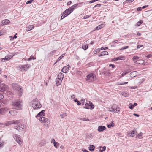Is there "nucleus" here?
I'll return each mask as SVG.
<instances>
[{
    "mask_svg": "<svg viewBox=\"0 0 152 152\" xmlns=\"http://www.w3.org/2000/svg\"><path fill=\"white\" fill-rule=\"evenodd\" d=\"M30 104L34 109H39L42 107V104L37 99H34L30 103Z\"/></svg>",
    "mask_w": 152,
    "mask_h": 152,
    "instance_id": "nucleus-1",
    "label": "nucleus"
},
{
    "mask_svg": "<svg viewBox=\"0 0 152 152\" xmlns=\"http://www.w3.org/2000/svg\"><path fill=\"white\" fill-rule=\"evenodd\" d=\"M23 102L21 100H16L12 102V105L17 110H20L22 108Z\"/></svg>",
    "mask_w": 152,
    "mask_h": 152,
    "instance_id": "nucleus-2",
    "label": "nucleus"
},
{
    "mask_svg": "<svg viewBox=\"0 0 152 152\" xmlns=\"http://www.w3.org/2000/svg\"><path fill=\"white\" fill-rule=\"evenodd\" d=\"M12 87L14 90H16L18 91L19 96H21L22 94L23 91L22 88L15 83H14L12 84Z\"/></svg>",
    "mask_w": 152,
    "mask_h": 152,
    "instance_id": "nucleus-3",
    "label": "nucleus"
},
{
    "mask_svg": "<svg viewBox=\"0 0 152 152\" xmlns=\"http://www.w3.org/2000/svg\"><path fill=\"white\" fill-rule=\"evenodd\" d=\"M39 120L45 126L48 127L49 126L50 121L47 118L44 117H42L39 118Z\"/></svg>",
    "mask_w": 152,
    "mask_h": 152,
    "instance_id": "nucleus-4",
    "label": "nucleus"
},
{
    "mask_svg": "<svg viewBox=\"0 0 152 152\" xmlns=\"http://www.w3.org/2000/svg\"><path fill=\"white\" fill-rule=\"evenodd\" d=\"M96 79L95 75L93 73H91L86 76V80L88 82L93 81Z\"/></svg>",
    "mask_w": 152,
    "mask_h": 152,
    "instance_id": "nucleus-5",
    "label": "nucleus"
},
{
    "mask_svg": "<svg viewBox=\"0 0 152 152\" xmlns=\"http://www.w3.org/2000/svg\"><path fill=\"white\" fill-rule=\"evenodd\" d=\"M120 108L118 107L116 105H113L111 108L109 109V111L111 112L118 113L120 111Z\"/></svg>",
    "mask_w": 152,
    "mask_h": 152,
    "instance_id": "nucleus-6",
    "label": "nucleus"
},
{
    "mask_svg": "<svg viewBox=\"0 0 152 152\" xmlns=\"http://www.w3.org/2000/svg\"><path fill=\"white\" fill-rule=\"evenodd\" d=\"M13 137L15 140H16L20 145H22V140L21 139L19 135L15 134L13 135Z\"/></svg>",
    "mask_w": 152,
    "mask_h": 152,
    "instance_id": "nucleus-7",
    "label": "nucleus"
},
{
    "mask_svg": "<svg viewBox=\"0 0 152 152\" xmlns=\"http://www.w3.org/2000/svg\"><path fill=\"white\" fill-rule=\"evenodd\" d=\"M25 128V125L23 124H20L15 127V128L19 132L22 131Z\"/></svg>",
    "mask_w": 152,
    "mask_h": 152,
    "instance_id": "nucleus-8",
    "label": "nucleus"
},
{
    "mask_svg": "<svg viewBox=\"0 0 152 152\" xmlns=\"http://www.w3.org/2000/svg\"><path fill=\"white\" fill-rule=\"evenodd\" d=\"M73 11L71 7L66 10L63 12V14L65 16H67L69 15Z\"/></svg>",
    "mask_w": 152,
    "mask_h": 152,
    "instance_id": "nucleus-9",
    "label": "nucleus"
},
{
    "mask_svg": "<svg viewBox=\"0 0 152 152\" xmlns=\"http://www.w3.org/2000/svg\"><path fill=\"white\" fill-rule=\"evenodd\" d=\"M8 89V86L5 84L3 83L0 85V91L1 92L6 91Z\"/></svg>",
    "mask_w": 152,
    "mask_h": 152,
    "instance_id": "nucleus-10",
    "label": "nucleus"
},
{
    "mask_svg": "<svg viewBox=\"0 0 152 152\" xmlns=\"http://www.w3.org/2000/svg\"><path fill=\"white\" fill-rule=\"evenodd\" d=\"M89 103H86L85 104V108L87 109H93L94 108V105L91 102H89Z\"/></svg>",
    "mask_w": 152,
    "mask_h": 152,
    "instance_id": "nucleus-11",
    "label": "nucleus"
},
{
    "mask_svg": "<svg viewBox=\"0 0 152 152\" xmlns=\"http://www.w3.org/2000/svg\"><path fill=\"white\" fill-rule=\"evenodd\" d=\"M69 68V65H68L66 66H64L62 69L61 72L64 73H66Z\"/></svg>",
    "mask_w": 152,
    "mask_h": 152,
    "instance_id": "nucleus-12",
    "label": "nucleus"
},
{
    "mask_svg": "<svg viewBox=\"0 0 152 152\" xmlns=\"http://www.w3.org/2000/svg\"><path fill=\"white\" fill-rule=\"evenodd\" d=\"M10 22L8 19H6L2 20L1 23V25L3 26L4 25H7L9 24Z\"/></svg>",
    "mask_w": 152,
    "mask_h": 152,
    "instance_id": "nucleus-13",
    "label": "nucleus"
},
{
    "mask_svg": "<svg viewBox=\"0 0 152 152\" xmlns=\"http://www.w3.org/2000/svg\"><path fill=\"white\" fill-rule=\"evenodd\" d=\"M12 124V121H7L6 122V123H4V126H0L1 127H4L6 126H10Z\"/></svg>",
    "mask_w": 152,
    "mask_h": 152,
    "instance_id": "nucleus-14",
    "label": "nucleus"
},
{
    "mask_svg": "<svg viewBox=\"0 0 152 152\" xmlns=\"http://www.w3.org/2000/svg\"><path fill=\"white\" fill-rule=\"evenodd\" d=\"M106 129V127L104 126H101L98 127L97 130L99 132H102Z\"/></svg>",
    "mask_w": 152,
    "mask_h": 152,
    "instance_id": "nucleus-15",
    "label": "nucleus"
},
{
    "mask_svg": "<svg viewBox=\"0 0 152 152\" xmlns=\"http://www.w3.org/2000/svg\"><path fill=\"white\" fill-rule=\"evenodd\" d=\"M62 80H61V79L56 78V84L57 86H59L61 83Z\"/></svg>",
    "mask_w": 152,
    "mask_h": 152,
    "instance_id": "nucleus-16",
    "label": "nucleus"
},
{
    "mask_svg": "<svg viewBox=\"0 0 152 152\" xmlns=\"http://www.w3.org/2000/svg\"><path fill=\"white\" fill-rule=\"evenodd\" d=\"M44 112L45 110H42V111H41L36 116V118L39 117V116L42 117L44 116L45 115Z\"/></svg>",
    "mask_w": 152,
    "mask_h": 152,
    "instance_id": "nucleus-17",
    "label": "nucleus"
},
{
    "mask_svg": "<svg viewBox=\"0 0 152 152\" xmlns=\"http://www.w3.org/2000/svg\"><path fill=\"white\" fill-rule=\"evenodd\" d=\"M125 57L124 56H119L118 57L114 58L113 60L115 61L118 60H123L125 59Z\"/></svg>",
    "mask_w": 152,
    "mask_h": 152,
    "instance_id": "nucleus-18",
    "label": "nucleus"
},
{
    "mask_svg": "<svg viewBox=\"0 0 152 152\" xmlns=\"http://www.w3.org/2000/svg\"><path fill=\"white\" fill-rule=\"evenodd\" d=\"M144 61L142 60H139L135 62V63L137 64H141L144 65Z\"/></svg>",
    "mask_w": 152,
    "mask_h": 152,
    "instance_id": "nucleus-19",
    "label": "nucleus"
},
{
    "mask_svg": "<svg viewBox=\"0 0 152 152\" xmlns=\"http://www.w3.org/2000/svg\"><path fill=\"white\" fill-rule=\"evenodd\" d=\"M7 110V109L6 108H3L0 109V114H3L5 113Z\"/></svg>",
    "mask_w": 152,
    "mask_h": 152,
    "instance_id": "nucleus-20",
    "label": "nucleus"
},
{
    "mask_svg": "<svg viewBox=\"0 0 152 152\" xmlns=\"http://www.w3.org/2000/svg\"><path fill=\"white\" fill-rule=\"evenodd\" d=\"M58 78H59L61 79V80H63L64 77V74L62 73H59L57 76Z\"/></svg>",
    "mask_w": 152,
    "mask_h": 152,
    "instance_id": "nucleus-21",
    "label": "nucleus"
},
{
    "mask_svg": "<svg viewBox=\"0 0 152 152\" xmlns=\"http://www.w3.org/2000/svg\"><path fill=\"white\" fill-rule=\"evenodd\" d=\"M9 113L13 116H15L17 115V112L15 110H11L9 112Z\"/></svg>",
    "mask_w": 152,
    "mask_h": 152,
    "instance_id": "nucleus-22",
    "label": "nucleus"
},
{
    "mask_svg": "<svg viewBox=\"0 0 152 152\" xmlns=\"http://www.w3.org/2000/svg\"><path fill=\"white\" fill-rule=\"evenodd\" d=\"M137 73L136 71H133L130 73V76L131 77H133L137 75Z\"/></svg>",
    "mask_w": 152,
    "mask_h": 152,
    "instance_id": "nucleus-23",
    "label": "nucleus"
},
{
    "mask_svg": "<svg viewBox=\"0 0 152 152\" xmlns=\"http://www.w3.org/2000/svg\"><path fill=\"white\" fill-rule=\"evenodd\" d=\"M34 28V26L33 25H29L26 27V31H29Z\"/></svg>",
    "mask_w": 152,
    "mask_h": 152,
    "instance_id": "nucleus-24",
    "label": "nucleus"
},
{
    "mask_svg": "<svg viewBox=\"0 0 152 152\" xmlns=\"http://www.w3.org/2000/svg\"><path fill=\"white\" fill-rule=\"evenodd\" d=\"M139 58V57L137 56H135L133 57L132 60L134 61V63H135V62L137 61Z\"/></svg>",
    "mask_w": 152,
    "mask_h": 152,
    "instance_id": "nucleus-25",
    "label": "nucleus"
},
{
    "mask_svg": "<svg viewBox=\"0 0 152 152\" xmlns=\"http://www.w3.org/2000/svg\"><path fill=\"white\" fill-rule=\"evenodd\" d=\"M89 148L90 151H93L95 147L93 145H90L89 147Z\"/></svg>",
    "mask_w": 152,
    "mask_h": 152,
    "instance_id": "nucleus-26",
    "label": "nucleus"
},
{
    "mask_svg": "<svg viewBox=\"0 0 152 152\" xmlns=\"http://www.w3.org/2000/svg\"><path fill=\"white\" fill-rule=\"evenodd\" d=\"M135 134V131L134 130L132 131L129 132L128 133V136H131L133 137V136L132 135L133 134Z\"/></svg>",
    "mask_w": 152,
    "mask_h": 152,
    "instance_id": "nucleus-27",
    "label": "nucleus"
},
{
    "mask_svg": "<svg viewBox=\"0 0 152 152\" xmlns=\"http://www.w3.org/2000/svg\"><path fill=\"white\" fill-rule=\"evenodd\" d=\"M12 124H17L20 123L19 120H12Z\"/></svg>",
    "mask_w": 152,
    "mask_h": 152,
    "instance_id": "nucleus-28",
    "label": "nucleus"
},
{
    "mask_svg": "<svg viewBox=\"0 0 152 152\" xmlns=\"http://www.w3.org/2000/svg\"><path fill=\"white\" fill-rule=\"evenodd\" d=\"M142 133L140 132L139 134H137V135L136 136V137L138 138L142 139Z\"/></svg>",
    "mask_w": 152,
    "mask_h": 152,
    "instance_id": "nucleus-29",
    "label": "nucleus"
},
{
    "mask_svg": "<svg viewBox=\"0 0 152 152\" xmlns=\"http://www.w3.org/2000/svg\"><path fill=\"white\" fill-rule=\"evenodd\" d=\"M65 54H62L58 58L57 61H56V62H57L59 61H60L62 58L64 56Z\"/></svg>",
    "mask_w": 152,
    "mask_h": 152,
    "instance_id": "nucleus-30",
    "label": "nucleus"
},
{
    "mask_svg": "<svg viewBox=\"0 0 152 152\" xmlns=\"http://www.w3.org/2000/svg\"><path fill=\"white\" fill-rule=\"evenodd\" d=\"M103 25L102 24H101V25L98 26H97L96 28V30H98L99 29H100V28H103Z\"/></svg>",
    "mask_w": 152,
    "mask_h": 152,
    "instance_id": "nucleus-31",
    "label": "nucleus"
},
{
    "mask_svg": "<svg viewBox=\"0 0 152 152\" xmlns=\"http://www.w3.org/2000/svg\"><path fill=\"white\" fill-rule=\"evenodd\" d=\"M122 94L123 96L125 97H127L128 96V93L126 92H122Z\"/></svg>",
    "mask_w": 152,
    "mask_h": 152,
    "instance_id": "nucleus-32",
    "label": "nucleus"
},
{
    "mask_svg": "<svg viewBox=\"0 0 152 152\" xmlns=\"http://www.w3.org/2000/svg\"><path fill=\"white\" fill-rule=\"evenodd\" d=\"M142 23V20H140L136 24L135 26H139Z\"/></svg>",
    "mask_w": 152,
    "mask_h": 152,
    "instance_id": "nucleus-33",
    "label": "nucleus"
},
{
    "mask_svg": "<svg viewBox=\"0 0 152 152\" xmlns=\"http://www.w3.org/2000/svg\"><path fill=\"white\" fill-rule=\"evenodd\" d=\"M100 50L99 49V48H98L96 50H94L93 52L94 54H96L97 53H99L100 52Z\"/></svg>",
    "mask_w": 152,
    "mask_h": 152,
    "instance_id": "nucleus-34",
    "label": "nucleus"
},
{
    "mask_svg": "<svg viewBox=\"0 0 152 152\" xmlns=\"http://www.w3.org/2000/svg\"><path fill=\"white\" fill-rule=\"evenodd\" d=\"M82 48L85 50H86L88 48V46L86 45H83L82 46Z\"/></svg>",
    "mask_w": 152,
    "mask_h": 152,
    "instance_id": "nucleus-35",
    "label": "nucleus"
},
{
    "mask_svg": "<svg viewBox=\"0 0 152 152\" xmlns=\"http://www.w3.org/2000/svg\"><path fill=\"white\" fill-rule=\"evenodd\" d=\"M67 114L66 113H65L63 114H61L60 115V116L62 118L64 117L65 116H66Z\"/></svg>",
    "mask_w": 152,
    "mask_h": 152,
    "instance_id": "nucleus-36",
    "label": "nucleus"
},
{
    "mask_svg": "<svg viewBox=\"0 0 152 152\" xmlns=\"http://www.w3.org/2000/svg\"><path fill=\"white\" fill-rule=\"evenodd\" d=\"M113 121H112V124H110L107 125V127L109 128H110L112 127H113L114 126V124L113 123Z\"/></svg>",
    "mask_w": 152,
    "mask_h": 152,
    "instance_id": "nucleus-37",
    "label": "nucleus"
},
{
    "mask_svg": "<svg viewBox=\"0 0 152 152\" xmlns=\"http://www.w3.org/2000/svg\"><path fill=\"white\" fill-rule=\"evenodd\" d=\"M36 58L34 57L33 56L31 55L30 57L28 59V60L29 61L31 60H32L35 59Z\"/></svg>",
    "mask_w": 152,
    "mask_h": 152,
    "instance_id": "nucleus-38",
    "label": "nucleus"
},
{
    "mask_svg": "<svg viewBox=\"0 0 152 152\" xmlns=\"http://www.w3.org/2000/svg\"><path fill=\"white\" fill-rule=\"evenodd\" d=\"M103 56L105 55H108V53L106 51H103L102 52Z\"/></svg>",
    "mask_w": 152,
    "mask_h": 152,
    "instance_id": "nucleus-39",
    "label": "nucleus"
},
{
    "mask_svg": "<svg viewBox=\"0 0 152 152\" xmlns=\"http://www.w3.org/2000/svg\"><path fill=\"white\" fill-rule=\"evenodd\" d=\"M54 146L56 148H57L58 146L59 143L57 142H56L54 143Z\"/></svg>",
    "mask_w": 152,
    "mask_h": 152,
    "instance_id": "nucleus-40",
    "label": "nucleus"
},
{
    "mask_svg": "<svg viewBox=\"0 0 152 152\" xmlns=\"http://www.w3.org/2000/svg\"><path fill=\"white\" fill-rule=\"evenodd\" d=\"M93 138V136L91 134H89L87 136V139H92Z\"/></svg>",
    "mask_w": 152,
    "mask_h": 152,
    "instance_id": "nucleus-41",
    "label": "nucleus"
},
{
    "mask_svg": "<svg viewBox=\"0 0 152 152\" xmlns=\"http://www.w3.org/2000/svg\"><path fill=\"white\" fill-rule=\"evenodd\" d=\"M106 149V147L105 146H103L102 148L100 150V151L101 152H102L104 151Z\"/></svg>",
    "mask_w": 152,
    "mask_h": 152,
    "instance_id": "nucleus-42",
    "label": "nucleus"
},
{
    "mask_svg": "<svg viewBox=\"0 0 152 152\" xmlns=\"http://www.w3.org/2000/svg\"><path fill=\"white\" fill-rule=\"evenodd\" d=\"M78 5V4H76L73 5L71 7L72 9H73V10H74V8L76 7Z\"/></svg>",
    "mask_w": 152,
    "mask_h": 152,
    "instance_id": "nucleus-43",
    "label": "nucleus"
},
{
    "mask_svg": "<svg viewBox=\"0 0 152 152\" xmlns=\"http://www.w3.org/2000/svg\"><path fill=\"white\" fill-rule=\"evenodd\" d=\"M129 48V47L128 46H126L125 47H123L120 49V50H124L125 49H127Z\"/></svg>",
    "mask_w": 152,
    "mask_h": 152,
    "instance_id": "nucleus-44",
    "label": "nucleus"
},
{
    "mask_svg": "<svg viewBox=\"0 0 152 152\" xmlns=\"http://www.w3.org/2000/svg\"><path fill=\"white\" fill-rule=\"evenodd\" d=\"M4 58L6 60H8L10 59L9 56H6Z\"/></svg>",
    "mask_w": 152,
    "mask_h": 152,
    "instance_id": "nucleus-45",
    "label": "nucleus"
},
{
    "mask_svg": "<svg viewBox=\"0 0 152 152\" xmlns=\"http://www.w3.org/2000/svg\"><path fill=\"white\" fill-rule=\"evenodd\" d=\"M27 67V68H28V65H24V66H23L22 67L24 69V70H25V71H26L27 70V69L26 68V67H27Z\"/></svg>",
    "mask_w": 152,
    "mask_h": 152,
    "instance_id": "nucleus-46",
    "label": "nucleus"
},
{
    "mask_svg": "<svg viewBox=\"0 0 152 152\" xmlns=\"http://www.w3.org/2000/svg\"><path fill=\"white\" fill-rule=\"evenodd\" d=\"M108 49V48L107 47H102L100 50H105L107 49Z\"/></svg>",
    "mask_w": 152,
    "mask_h": 152,
    "instance_id": "nucleus-47",
    "label": "nucleus"
},
{
    "mask_svg": "<svg viewBox=\"0 0 152 152\" xmlns=\"http://www.w3.org/2000/svg\"><path fill=\"white\" fill-rule=\"evenodd\" d=\"M80 120L85 121H89V120L88 118H81Z\"/></svg>",
    "mask_w": 152,
    "mask_h": 152,
    "instance_id": "nucleus-48",
    "label": "nucleus"
},
{
    "mask_svg": "<svg viewBox=\"0 0 152 152\" xmlns=\"http://www.w3.org/2000/svg\"><path fill=\"white\" fill-rule=\"evenodd\" d=\"M129 72V71L126 72H123L121 74V76H120V77H122L124 76L126 74Z\"/></svg>",
    "mask_w": 152,
    "mask_h": 152,
    "instance_id": "nucleus-49",
    "label": "nucleus"
},
{
    "mask_svg": "<svg viewBox=\"0 0 152 152\" xmlns=\"http://www.w3.org/2000/svg\"><path fill=\"white\" fill-rule=\"evenodd\" d=\"M85 101V99H82L81 100V103L82 104V105H83L84 104Z\"/></svg>",
    "mask_w": 152,
    "mask_h": 152,
    "instance_id": "nucleus-50",
    "label": "nucleus"
},
{
    "mask_svg": "<svg viewBox=\"0 0 152 152\" xmlns=\"http://www.w3.org/2000/svg\"><path fill=\"white\" fill-rule=\"evenodd\" d=\"M33 1V0H29V1H28L26 2V4H30V3H32V1Z\"/></svg>",
    "mask_w": 152,
    "mask_h": 152,
    "instance_id": "nucleus-51",
    "label": "nucleus"
},
{
    "mask_svg": "<svg viewBox=\"0 0 152 152\" xmlns=\"http://www.w3.org/2000/svg\"><path fill=\"white\" fill-rule=\"evenodd\" d=\"M90 16H89V15H86V16H85L84 17L83 19H86L89 18V17H90Z\"/></svg>",
    "mask_w": 152,
    "mask_h": 152,
    "instance_id": "nucleus-52",
    "label": "nucleus"
},
{
    "mask_svg": "<svg viewBox=\"0 0 152 152\" xmlns=\"http://www.w3.org/2000/svg\"><path fill=\"white\" fill-rule=\"evenodd\" d=\"M101 6V4H96L95 5L94 7V8H96V7H99Z\"/></svg>",
    "mask_w": 152,
    "mask_h": 152,
    "instance_id": "nucleus-53",
    "label": "nucleus"
},
{
    "mask_svg": "<svg viewBox=\"0 0 152 152\" xmlns=\"http://www.w3.org/2000/svg\"><path fill=\"white\" fill-rule=\"evenodd\" d=\"M134 0H127L126 1L127 3H130L133 2Z\"/></svg>",
    "mask_w": 152,
    "mask_h": 152,
    "instance_id": "nucleus-54",
    "label": "nucleus"
},
{
    "mask_svg": "<svg viewBox=\"0 0 152 152\" xmlns=\"http://www.w3.org/2000/svg\"><path fill=\"white\" fill-rule=\"evenodd\" d=\"M97 1V0H91V1H89V3H94L96 1Z\"/></svg>",
    "mask_w": 152,
    "mask_h": 152,
    "instance_id": "nucleus-55",
    "label": "nucleus"
},
{
    "mask_svg": "<svg viewBox=\"0 0 152 152\" xmlns=\"http://www.w3.org/2000/svg\"><path fill=\"white\" fill-rule=\"evenodd\" d=\"M3 97V95L1 94L0 93V99H2Z\"/></svg>",
    "mask_w": 152,
    "mask_h": 152,
    "instance_id": "nucleus-56",
    "label": "nucleus"
},
{
    "mask_svg": "<svg viewBox=\"0 0 152 152\" xmlns=\"http://www.w3.org/2000/svg\"><path fill=\"white\" fill-rule=\"evenodd\" d=\"M152 56V54H150L149 55H148L146 56V57H147L148 58H150Z\"/></svg>",
    "mask_w": 152,
    "mask_h": 152,
    "instance_id": "nucleus-57",
    "label": "nucleus"
},
{
    "mask_svg": "<svg viewBox=\"0 0 152 152\" xmlns=\"http://www.w3.org/2000/svg\"><path fill=\"white\" fill-rule=\"evenodd\" d=\"M142 9V8L141 7H139L137 8V10L138 11H141Z\"/></svg>",
    "mask_w": 152,
    "mask_h": 152,
    "instance_id": "nucleus-58",
    "label": "nucleus"
},
{
    "mask_svg": "<svg viewBox=\"0 0 152 152\" xmlns=\"http://www.w3.org/2000/svg\"><path fill=\"white\" fill-rule=\"evenodd\" d=\"M51 143H54L56 142L55 141L54 139H52L51 140Z\"/></svg>",
    "mask_w": 152,
    "mask_h": 152,
    "instance_id": "nucleus-59",
    "label": "nucleus"
},
{
    "mask_svg": "<svg viewBox=\"0 0 152 152\" xmlns=\"http://www.w3.org/2000/svg\"><path fill=\"white\" fill-rule=\"evenodd\" d=\"M143 45H139L137 46V49L139 48H141V47H143Z\"/></svg>",
    "mask_w": 152,
    "mask_h": 152,
    "instance_id": "nucleus-60",
    "label": "nucleus"
},
{
    "mask_svg": "<svg viewBox=\"0 0 152 152\" xmlns=\"http://www.w3.org/2000/svg\"><path fill=\"white\" fill-rule=\"evenodd\" d=\"M110 66H111L112 68H114L115 67V65L112 64H110L109 65Z\"/></svg>",
    "mask_w": 152,
    "mask_h": 152,
    "instance_id": "nucleus-61",
    "label": "nucleus"
},
{
    "mask_svg": "<svg viewBox=\"0 0 152 152\" xmlns=\"http://www.w3.org/2000/svg\"><path fill=\"white\" fill-rule=\"evenodd\" d=\"M66 16H65L63 14H63L62 15L61 17V19H63L64 17H66Z\"/></svg>",
    "mask_w": 152,
    "mask_h": 152,
    "instance_id": "nucleus-62",
    "label": "nucleus"
},
{
    "mask_svg": "<svg viewBox=\"0 0 152 152\" xmlns=\"http://www.w3.org/2000/svg\"><path fill=\"white\" fill-rule=\"evenodd\" d=\"M72 3V2L71 1H69V2H68L67 3V5H70Z\"/></svg>",
    "mask_w": 152,
    "mask_h": 152,
    "instance_id": "nucleus-63",
    "label": "nucleus"
},
{
    "mask_svg": "<svg viewBox=\"0 0 152 152\" xmlns=\"http://www.w3.org/2000/svg\"><path fill=\"white\" fill-rule=\"evenodd\" d=\"M82 151L84 152H89L88 151L85 149H83Z\"/></svg>",
    "mask_w": 152,
    "mask_h": 152,
    "instance_id": "nucleus-64",
    "label": "nucleus"
}]
</instances>
